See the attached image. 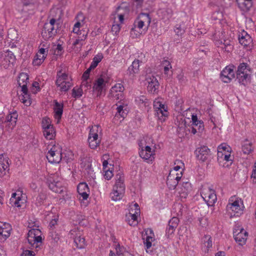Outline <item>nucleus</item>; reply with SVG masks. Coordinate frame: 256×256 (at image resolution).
<instances>
[{"label":"nucleus","mask_w":256,"mask_h":256,"mask_svg":"<svg viewBox=\"0 0 256 256\" xmlns=\"http://www.w3.org/2000/svg\"><path fill=\"white\" fill-rule=\"evenodd\" d=\"M150 22L151 18L148 14H140L134 21L132 27L130 29V34H134L138 37L142 33L145 34Z\"/></svg>","instance_id":"f257e3e1"},{"label":"nucleus","mask_w":256,"mask_h":256,"mask_svg":"<svg viewBox=\"0 0 256 256\" xmlns=\"http://www.w3.org/2000/svg\"><path fill=\"white\" fill-rule=\"evenodd\" d=\"M124 180V176L123 173L118 172L116 176V184L113 188V192L110 193L112 200L117 201L123 197L125 192Z\"/></svg>","instance_id":"f03ea898"},{"label":"nucleus","mask_w":256,"mask_h":256,"mask_svg":"<svg viewBox=\"0 0 256 256\" xmlns=\"http://www.w3.org/2000/svg\"><path fill=\"white\" fill-rule=\"evenodd\" d=\"M250 71L248 64L242 62L239 64L236 72V78L238 82L243 85H246L250 78V74L248 73Z\"/></svg>","instance_id":"7ed1b4c3"},{"label":"nucleus","mask_w":256,"mask_h":256,"mask_svg":"<svg viewBox=\"0 0 256 256\" xmlns=\"http://www.w3.org/2000/svg\"><path fill=\"white\" fill-rule=\"evenodd\" d=\"M56 84L57 87L60 88V91L66 92L72 87V84L68 80V74L62 72V70L57 72Z\"/></svg>","instance_id":"20e7f679"},{"label":"nucleus","mask_w":256,"mask_h":256,"mask_svg":"<svg viewBox=\"0 0 256 256\" xmlns=\"http://www.w3.org/2000/svg\"><path fill=\"white\" fill-rule=\"evenodd\" d=\"M46 158L49 162L59 163L62 158V149L58 145H54L48 151Z\"/></svg>","instance_id":"39448f33"},{"label":"nucleus","mask_w":256,"mask_h":256,"mask_svg":"<svg viewBox=\"0 0 256 256\" xmlns=\"http://www.w3.org/2000/svg\"><path fill=\"white\" fill-rule=\"evenodd\" d=\"M98 126H95L90 130L88 141L89 146L92 149L94 150L100 146L101 139L98 137Z\"/></svg>","instance_id":"423d86ee"},{"label":"nucleus","mask_w":256,"mask_h":256,"mask_svg":"<svg viewBox=\"0 0 256 256\" xmlns=\"http://www.w3.org/2000/svg\"><path fill=\"white\" fill-rule=\"evenodd\" d=\"M194 153L197 159L202 162H210L212 158L210 150L205 146L197 148Z\"/></svg>","instance_id":"0eeeda50"},{"label":"nucleus","mask_w":256,"mask_h":256,"mask_svg":"<svg viewBox=\"0 0 256 256\" xmlns=\"http://www.w3.org/2000/svg\"><path fill=\"white\" fill-rule=\"evenodd\" d=\"M154 108L155 110V116L162 122L165 121L166 118L168 116V112L167 110V107L160 102H154Z\"/></svg>","instance_id":"6e6552de"},{"label":"nucleus","mask_w":256,"mask_h":256,"mask_svg":"<svg viewBox=\"0 0 256 256\" xmlns=\"http://www.w3.org/2000/svg\"><path fill=\"white\" fill-rule=\"evenodd\" d=\"M234 238L236 242L240 246L246 244L248 233L244 228H238L234 230Z\"/></svg>","instance_id":"1a4fd4ad"},{"label":"nucleus","mask_w":256,"mask_h":256,"mask_svg":"<svg viewBox=\"0 0 256 256\" xmlns=\"http://www.w3.org/2000/svg\"><path fill=\"white\" fill-rule=\"evenodd\" d=\"M231 152H226L224 151L218 152L217 158L220 165L223 167H227L228 164L226 162H230L231 164L233 162L234 156L230 154Z\"/></svg>","instance_id":"9d476101"},{"label":"nucleus","mask_w":256,"mask_h":256,"mask_svg":"<svg viewBox=\"0 0 256 256\" xmlns=\"http://www.w3.org/2000/svg\"><path fill=\"white\" fill-rule=\"evenodd\" d=\"M147 84L148 91L151 94L156 93L158 92L160 84L157 78L153 76H148L146 78Z\"/></svg>","instance_id":"9b49d317"},{"label":"nucleus","mask_w":256,"mask_h":256,"mask_svg":"<svg viewBox=\"0 0 256 256\" xmlns=\"http://www.w3.org/2000/svg\"><path fill=\"white\" fill-rule=\"evenodd\" d=\"M234 66H226L220 73V78L225 83L230 82L234 78Z\"/></svg>","instance_id":"f8f14e48"},{"label":"nucleus","mask_w":256,"mask_h":256,"mask_svg":"<svg viewBox=\"0 0 256 256\" xmlns=\"http://www.w3.org/2000/svg\"><path fill=\"white\" fill-rule=\"evenodd\" d=\"M57 33L55 26L46 22L42 31V36L44 40H48L54 36Z\"/></svg>","instance_id":"ddd939ff"},{"label":"nucleus","mask_w":256,"mask_h":256,"mask_svg":"<svg viewBox=\"0 0 256 256\" xmlns=\"http://www.w3.org/2000/svg\"><path fill=\"white\" fill-rule=\"evenodd\" d=\"M238 41L240 44L244 47H248L251 48L252 46V39L246 32L243 30L242 32H239Z\"/></svg>","instance_id":"4468645a"},{"label":"nucleus","mask_w":256,"mask_h":256,"mask_svg":"<svg viewBox=\"0 0 256 256\" xmlns=\"http://www.w3.org/2000/svg\"><path fill=\"white\" fill-rule=\"evenodd\" d=\"M202 196L209 206H212L217 200L215 192L210 188L208 190V192H202Z\"/></svg>","instance_id":"2eb2a0df"},{"label":"nucleus","mask_w":256,"mask_h":256,"mask_svg":"<svg viewBox=\"0 0 256 256\" xmlns=\"http://www.w3.org/2000/svg\"><path fill=\"white\" fill-rule=\"evenodd\" d=\"M9 167V158L3 154L0 155V177L4 176Z\"/></svg>","instance_id":"dca6fc26"},{"label":"nucleus","mask_w":256,"mask_h":256,"mask_svg":"<svg viewBox=\"0 0 256 256\" xmlns=\"http://www.w3.org/2000/svg\"><path fill=\"white\" fill-rule=\"evenodd\" d=\"M16 58L14 52L10 50H8L4 54L2 62L4 67H7L10 64L13 65L16 62Z\"/></svg>","instance_id":"f3484780"},{"label":"nucleus","mask_w":256,"mask_h":256,"mask_svg":"<svg viewBox=\"0 0 256 256\" xmlns=\"http://www.w3.org/2000/svg\"><path fill=\"white\" fill-rule=\"evenodd\" d=\"M174 174H170L168 176L166 184L169 186L170 188L174 190L178 184V181L181 179L182 176V172H180L176 173V178L172 176Z\"/></svg>","instance_id":"a211bd4d"},{"label":"nucleus","mask_w":256,"mask_h":256,"mask_svg":"<svg viewBox=\"0 0 256 256\" xmlns=\"http://www.w3.org/2000/svg\"><path fill=\"white\" fill-rule=\"evenodd\" d=\"M140 62H141L140 60H135L128 67L126 71V74L128 75L130 78H133L135 74L138 72Z\"/></svg>","instance_id":"6ab92c4d"},{"label":"nucleus","mask_w":256,"mask_h":256,"mask_svg":"<svg viewBox=\"0 0 256 256\" xmlns=\"http://www.w3.org/2000/svg\"><path fill=\"white\" fill-rule=\"evenodd\" d=\"M106 82L104 81L103 78H98L94 82L92 86L94 91L97 92V96H100L102 94L104 88L106 86Z\"/></svg>","instance_id":"aec40b11"},{"label":"nucleus","mask_w":256,"mask_h":256,"mask_svg":"<svg viewBox=\"0 0 256 256\" xmlns=\"http://www.w3.org/2000/svg\"><path fill=\"white\" fill-rule=\"evenodd\" d=\"M48 184L50 189L56 193L62 194L64 191V187L60 182L52 181L49 179L48 180Z\"/></svg>","instance_id":"412c9836"},{"label":"nucleus","mask_w":256,"mask_h":256,"mask_svg":"<svg viewBox=\"0 0 256 256\" xmlns=\"http://www.w3.org/2000/svg\"><path fill=\"white\" fill-rule=\"evenodd\" d=\"M159 16L164 20L165 22L168 21L173 15V12L172 8H160L158 10Z\"/></svg>","instance_id":"4be33fe9"},{"label":"nucleus","mask_w":256,"mask_h":256,"mask_svg":"<svg viewBox=\"0 0 256 256\" xmlns=\"http://www.w3.org/2000/svg\"><path fill=\"white\" fill-rule=\"evenodd\" d=\"M18 116V114L16 111L10 112L6 117L5 122L7 123V124L10 128H12L16 124Z\"/></svg>","instance_id":"5701e85b"},{"label":"nucleus","mask_w":256,"mask_h":256,"mask_svg":"<svg viewBox=\"0 0 256 256\" xmlns=\"http://www.w3.org/2000/svg\"><path fill=\"white\" fill-rule=\"evenodd\" d=\"M28 75L26 73L22 72L20 74L18 82L22 89L26 91V90L27 84L29 82Z\"/></svg>","instance_id":"b1692460"},{"label":"nucleus","mask_w":256,"mask_h":256,"mask_svg":"<svg viewBox=\"0 0 256 256\" xmlns=\"http://www.w3.org/2000/svg\"><path fill=\"white\" fill-rule=\"evenodd\" d=\"M54 110L56 117L60 119L63 113L64 104L59 103L56 100H54Z\"/></svg>","instance_id":"393cba45"},{"label":"nucleus","mask_w":256,"mask_h":256,"mask_svg":"<svg viewBox=\"0 0 256 256\" xmlns=\"http://www.w3.org/2000/svg\"><path fill=\"white\" fill-rule=\"evenodd\" d=\"M21 90L22 93L19 96L20 100L26 106H30L31 104V100L30 98V96L28 94V88H26V91L24 90L23 89H22Z\"/></svg>","instance_id":"a878e982"},{"label":"nucleus","mask_w":256,"mask_h":256,"mask_svg":"<svg viewBox=\"0 0 256 256\" xmlns=\"http://www.w3.org/2000/svg\"><path fill=\"white\" fill-rule=\"evenodd\" d=\"M40 231L38 229H32L29 230L28 234L27 240L28 243L32 246L34 244V240L35 238V237L36 235L40 234Z\"/></svg>","instance_id":"bb28decb"},{"label":"nucleus","mask_w":256,"mask_h":256,"mask_svg":"<svg viewBox=\"0 0 256 256\" xmlns=\"http://www.w3.org/2000/svg\"><path fill=\"white\" fill-rule=\"evenodd\" d=\"M74 242L76 248L80 249L84 248L86 246L85 238L84 236H82L80 234H76L74 238Z\"/></svg>","instance_id":"cd10ccee"},{"label":"nucleus","mask_w":256,"mask_h":256,"mask_svg":"<svg viewBox=\"0 0 256 256\" xmlns=\"http://www.w3.org/2000/svg\"><path fill=\"white\" fill-rule=\"evenodd\" d=\"M253 150L252 142L248 140H244L242 144V151L244 154H250Z\"/></svg>","instance_id":"c85d7f7f"},{"label":"nucleus","mask_w":256,"mask_h":256,"mask_svg":"<svg viewBox=\"0 0 256 256\" xmlns=\"http://www.w3.org/2000/svg\"><path fill=\"white\" fill-rule=\"evenodd\" d=\"M138 212H136V214L130 213L128 216H126V220L130 226H136L138 224Z\"/></svg>","instance_id":"c756f323"},{"label":"nucleus","mask_w":256,"mask_h":256,"mask_svg":"<svg viewBox=\"0 0 256 256\" xmlns=\"http://www.w3.org/2000/svg\"><path fill=\"white\" fill-rule=\"evenodd\" d=\"M43 133L44 137L47 140H52L55 136L56 133L54 126H52L50 127H48L47 128L43 130Z\"/></svg>","instance_id":"7c9ffc66"},{"label":"nucleus","mask_w":256,"mask_h":256,"mask_svg":"<svg viewBox=\"0 0 256 256\" xmlns=\"http://www.w3.org/2000/svg\"><path fill=\"white\" fill-rule=\"evenodd\" d=\"M10 229H6L0 226V242H4L10 236Z\"/></svg>","instance_id":"2f4dec72"},{"label":"nucleus","mask_w":256,"mask_h":256,"mask_svg":"<svg viewBox=\"0 0 256 256\" xmlns=\"http://www.w3.org/2000/svg\"><path fill=\"white\" fill-rule=\"evenodd\" d=\"M227 208L231 210L232 211L236 213H238L240 210V206L239 204V201L235 200L231 204H228L227 205Z\"/></svg>","instance_id":"473e14b6"},{"label":"nucleus","mask_w":256,"mask_h":256,"mask_svg":"<svg viewBox=\"0 0 256 256\" xmlns=\"http://www.w3.org/2000/svg\"><path fill=\"white\" fill-rule=\"evenodd\" d=\"M139 154L142 159L145 160H152V159L154 158L153 156L154 154V152L149 153L148 152L144 150L142 148L140 151Z\"/></svg>","instance_id":"72a5a7b5"},{"label":"nucleus","mask_w":256,"mask_h":256,"mask_svg":"<svg viewBox=\"0 0 256 256\" xmlns=\"http://www.w3.org/2000/svg\"><path fill=\"white\" fill-rule=\"evenodd\" d=\"M103 58L102 54H98L96 56L92 59V61L91 62L90 68L94 70L95 68L98 64L102 60Z\"/></svg>","instance_id":"f704fd0d"},{"label":"nucleus","mask_w":256,"mask_h":256,"mask_svg":"<svg viewBox=\"0 0 256 256\" xmlns=\"http://www.w3.org/2000/svg\"><path fill=\"white\" fill-rule=\"evenodd\" d=\"M21 200L20 198L18 196L16 193L14 192L12 194V197L10 199V202L13 204L12 205L15 207H20V201Z\"/></svg>","instance_id":"c9c22d12"},{"label":"nucleus","mask_w":256,"mask_h":256,"mask_svg":"<svg viewBox=\"0 0 256 256\" xmlns=\"http://www.w3.org/2000/svg\"><path fill=\"white\" fill-rule=\"evenodd\" d=\"M185 26L184 24H177L174 28V30L178 36H182L185 32Z\"/></svg>","instance_id":"e433bc0d"},{"label":"nucleus","mask_w":256,"mask_h":256,"mask_svg":"<svg viewBox=\"0 0 256 256\" xmlns=\"http://www.w3.org/2000/svg\"><path fill=\"white\" fill-rule=\"evenodd\" d=\"M184 206L180 203H176L173 206V210L176 212L177 216H182L183 214Z\"/></svg>","instance_id":"4c0bfd02"},{"label":"nucleus","mask_w":256,"mask_h":256,"mask_svg":"<svg viewBox=\"0 0 256 256\" xmlns=\"http://www.w3.org/2000/svg\"><path fill=\"white\" fill-rule=\"evenodd\" d=\"M221 48L227 52H230L233 49V46L230 44V40H224L223 46Z\"/></svg>","instance_id":"58836bf2"},{"label":"nucleus","mask_w":256,"mask_h":256,"mask_svg":"<svg viewBox=\"0 0 256 256\" xmlns=\"http://www.w3.org/2000/svg\"><path fill=\"white\" fill-rule=\"evenodd\" d=\"M124 89V86L122 84L120 83L116 84L110 88V92L114 93L122 92Z\"/></svg>","instance_id":"ea45409f"},{"label":"nucleus","mask_w":256,"mask_h":256,"mask_svg":"<svg viewBox=\"0 0 256 256\" xmlns=\"http://www.w3.org/2000/svg\"><path fill=\"white\" fill-rule=\"evenodd\" d=\"M78 192H90V189L86 182H80L77 186Z\"/></svg>","instance_id":"a19ab883"},{"label":"nucleus","mask_w":256,"mask_h":256,"mask_svg":"<svg viewBox=\"0 0 256 256\" xmlns=\"http://www.w3.org/2000/svg\"><path fill=\"white\" fill-rule=\"evenodd\" d=\"M192 125L194 126H198V124H200V130H204V122L201 120H198L196 116H192Z\"/></svg>","instance_id":"79ce46f5"},{"label":"nucleus","mask_w":256,"mask_h":256,"mask_svg":"<svg viewBox=\"0 0 256 256\" xmlns=\"http://www.w3.org/2000/svg\"><path fill=\"white\" fill-rule=\"evenodd\" d=\"M53 125L51 124L50 120L46 117L44 118L42 122V126L43 128V130L47 128L48 127H50Z\"/></svg>","instance_id":"37998d69"},{"label":"nucleus","mask_w":256,"mask_h":256,"mask_svg":"<svg viewBox=\"0 0 256 256\" xmlns=\"http://www.w3.org/2000/svg\"><path fill=\"white\" fill-rule=\"evenodd\" d=\"M218 151H221L222 152L224 151L226 152H231L232 148L226 144H222L218 146Z\"/></svg>","instance_id":"c03bdc74"},{"label":"nucleus","mask_w":256,"mask_h":256,"mask_svg":"<svg viewBox=\"0 0 256 256\" xmlns=\"http://www.w3.org/2000/svg\"><path fill=\"white\" fill-rule=\"evenodd\" d=\"M154 240V238L151 236H146V238L144 241V244L146 246V248H150L152 244V242Z\"/></svg>","instance_id":"a18cd8bd"},{"label":"nucleus","mask_w":256,"mask_h":256,"mask_svg":"<svg viewBox=\"0 0 256 256\" xmlns=\"http://www.w3.org/2000/svg\"><path fill=\"white\" fill-rule=\"evenodd\" d=\"M82 89L80 88H75L72 90V96L74 98H78L82 96Z\"/></svg>","instance_id":"49530a36"},{"label":"nucleus","mask_w":256,"mask_h":256,"mask_svg":"<svg viewBox=\"0 0 256 256\" xmlns=\"http://www.w3.org/2000/svg\"><path fill=\"white\" fill-rule=\"evenodd\" d=\"M242 6H240L241 8L243 10L248 11L250 8L252 6V2L244 0V2L242 3Z\"/></svg>","instance_id":"de8ad7c7"},{"label":"nucleus","mask_w":256,"mask_h":256,"mask_svg":"<svg viewBox=\"0 0 256 256\" xmlns=\"http://www.w3.org/2000/svg\"><path fill=\"white\" fill-rule=\"evenodd\" d=\"M109 96H110V97L113 98L116 100H122V98H123L122 92L114 93V92H110Z\"/></svg>","instance_id":"09e8293b"},{"label":"nucleus","mask_w":256,"mask_h":256,"mask_svg":"<svg viewBox=\"0 0 256 256\" xmlns=\"http://www.w3.org/2000/svg\"><path fill=\"white\" fill-rule=\"evenodd\" d=\"M162 64L164 67V72L165 74L167 73L170 69L172 68V66L170 62L167 60H164Z\"/></svg>","instance_id":"8fccbe9b"},{"label":"nucleus","mask_w":256,"mask_h":256,"mask_svg":"<svg viewBox=\"0 0 256 256\" xmlns=\"http://www.w3.org/2000/svg\"><path fill=\"white\" fill-rule=\"evenodd\" d=\"M176 228V227H174V226H170L168 224V226L166 230V235L168 236V237L174 233Z\"/></svg>","instance_id":"3c124183"},{"label":"nucleus","mask_w":256,"mask_h":256,"mask_svg":"<svg viewBox=\"0 0 256 256\" xmlns=\"http://www.w3.org/2000/svg\"><path fill=\"white\" fill-rule=\"evenodd\" d=\"M104 172V177L106 179L110 180L114 176L112 170H110L108 169L103 170Z\"/></svg>","instance_id":"603ef678"},{"label":"nucleus","mask_w":256,"mask_h":256,"mask_svg":"<svg viewBox=\"0 0 256 256\" xmlns=\"http://www.w3.org/2000/svg\"><path fill=\"white\" fill-rule=\"evenodd\" d=\"M117 114H118L121 117L124 118L126 115V113L124 110V106L120 105L117 107Z\"/></svg>","instance_id":"864d4df0"},{"label":"nucleus","mask_w":256,"mask_h":256,"mask_svg":"<svg viewBox=\"0 0 256 256\" xmlns=\"http://www.w3.org/2000/svg\"><path fill=\"white\" fill-rule=\"evenodd\" d=\"M46 198V196L42 193H40L36 198V201L40 204Z\"/></svg>","instance_id":"5fc2aeb1"},{"label":"nucleus","mask_w":256,"mask_h":256,"mask_svg":"<svg viewBox=\"0 0 256 256\" xmlns=\"http://www.w3.org/2000/svg\"><path fill=\"white\" fill-rule=\"evenodd\" d=\"M92 69L90 68H88L83 74L82 76V79L84 80H88L90 76V71Z\"/></svg>","instance_id":"6e6d98bb"},{"label":"nucleus","mask_w":256,"mask_h":256,"mask_svg":"<svg viewBox=\"0 0 256 256\" xmlns=\"http://www.w3.org/2000/svg\"><path fill=\"white\" fill-rule=\"evenodd\" d=\"M78 194L80 196V200H81V198H82V200H86L88 199V196H89V194H90V192H78Z\"/></svg>","instance_id":"4d7b16f0"},{"label":"nucleus","mask_w":256,"mask_h":256,"mask_svg":"<svg viewBox=\"0 0 256 256\" xmlns=\"http://www.w3.org/2000/svg\"><path fill=\"white\" fill-rule=\"evenodd\" d=\"M45 58L46 56H42L40 58H38L34 60L33 63L35 65H40L44 62Z\"/></svg>","instance_id":"13d9d810"},{"label":"nucleus","mask_w":256,"mask_h":256,"mask_svg":"<svg viewBox=\"0 0 256 256\" xmlns=\"http://www.w3.org/2000/svg\"><path fill=\"white\" fill-rule=\"evenodd\" d=\"M20 256H35V254L32 250H26L23 252Z\"/></svg>","instance_id":"bf43d9fd"},{"label":"nucleus","mask_w":256,"mask_h":256,"mask_svg":"<svg viewBox=\"0 0 256 256\" xmlns=\"http://www.w3.org/2000/svg\"><path fill=\"white\" fill-rule=\"evenodd\" d=\"M120 24H113L112 27V31L114 32L115 34H117L120 32Z\"/></svg>","instance_id":"052dcab7"},{"label":"nucleus","mask_w":256,"mask_h":256,"mask_svg":"<svg viewBox=\"0 0 256 256\" xmlns=\"http://www.w3.org/2000/svg\"><path fill=\"white\" fill-rule=\"evenodd\" d=\"M58 219L57 218H54V219H52V220L50 222L49 224V226L51 228H53L54 226L57 224Z\"/></svg>","instance_id":"680f3d73"},{"label":"nucleus","mask_w":256,"mask_h":256,"mask_svg":"<svg viewBox=\"0 0 256 256\" xmlns=\"http://www.w3.org/2000/svg\"><path fill=\"white\" fill-rule=\"evenodd\" d=\"M63 50V48L61 44H58L56 48L55 52H57L56 54H60Z\"/></svg>","instance_id":"e2e57ef3"},{"label":"nucleus","mask_w":256,"mask_h":256,"mask_svg":"<svg viewBox=\"0 0 256 256\" xmlns=\"http://www.w3.org/2000/svg\"><path fill=\"white\" fill-rule=\"evenodd\" d=\"M177 78L179 82H184L186 80V78L184 76V74L182 72L180 73L178 75Z\"/></svg>","instance_id":"0e129e2a"},{"label":"nucleus","mask_w":256,"mask_h":256,"mask_svg":"<svg viewBox=\"0 0 256 256\" xmlns=\"http://www.w3.org/2000/svg\"><path fill=\"white\" fill-rule=\"evenodd\" d=\"M134 4L136 5V7L140 8L142 6L144 0H132Z\"/></svg>","instance_id":"69168bd1"},{"label":"nucleus","mask_w":256,"mask_h":256,"mask_svg":"<svg viewBox=\"0 0 256 256\" xmlns=\"http://www.w3.org/2000/svg\"><path fill=\"white\" fill-rule=\"evenodd\" d=\"M182 186L186 190L191 188V184L188 182H183Z\"/></svg>","instance_id":"338daca9"},{"label":"nucleus","mask_w":256,"mask_h":256,"mask_svg":"<svg viewBox=\"0 0 256 256\" xmlns=\"http://www.w3.org/2000/svg\"><path fill=\"white\" fill-rule=\"evenodd\" d=\"M256 168L253 169L252 174L251 175V178H253L252 183L256 184V166H255Z\"/></svg>","instance_id":"774afa93"}]
</instances>
